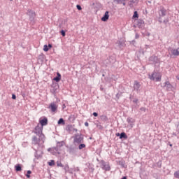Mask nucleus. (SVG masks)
Segmentation results:
<instances>
[{"label":"nucleus","mask_w":179,"mask_h":179,"mask_svg":"<svg viewBox=\"0 0 179 179\" xmlns=\"http://www.w3.org/2000/svg\"><path fill=\"white\" fill-rule=\"evenodd\" d=\"M43 127H40L39 124H38L35 129L34 133L36 134L38 137H40L41 140L42 141V143H44L45 140V136L43 134Z\"/></svg>","instance_id":"1"},{"label":"nucleus","mask_w":179,"mask_h":179,"mask_svg":"<svg viewBox=\"0 0 179 179\" xmlns=\"http://www.w3.org/2000/svg\"><path fill=\"white\" fill-rule=\"evenodd\" d=\"M26 15H28L30 22L33 24H35V18L36 17V13L32 10L28 9Z\"/></svg>","instance_id":"2"},{"label":"nucleus","mask_w":179,"mask_h":179,"mask_svg":"<svg viewBox=\"0 0 179 179\" xmlns=\"http://www.w3.org/2000/svg\"><path fill=\"white\" fill-rule=\"evenodd\" d=\"M85 142L84 141V135L82 134H75L73 137V143L77 144L83 143Z\"/></svg>","instance_id":"3"},{"label":"nucleus","mask_w":179,"mask_h":179,"mask_svg":"<svg viewBox=\"0 0 179 179\" xmlns=\"http://www.w3.org/2000/svg\"><path fill=\"white\" fill-rule=\"evenodd\" d=\"M41 141L43 142L41 137L38 138L36 136H32L31 143L33 145H37L38 146V150H39V148L42 146V145L40 143Z\"/></svg>","instance_id":"4"},{"label":"nucleus","mask_w":179,"mask_h":179,"mask_svg":"<svg viewBox=\"0 0 179 179\" xmlns=\"http://www.w3.org/2000/svg\"><path fill=\"white\" fill-rule=\"evenodd\" d=\"M85 165L87 167L84 169V171L89 172L90 173H93L94 172L95 169L92 164L87 163Z\"/></svg>","instance_id":"5"},{"label":"nucleus","mask_w":179,"mask_h":179,"mask_svg":"<svg viewBox=\"0 0 179 179\" xmlns=\"http://www.w3.org/2000/svg\"><path fill=\"white\" fill-rule=\"evenodd\" d=\"M101 168L103 170H105L106 171H110L111 168H110V166L109 165V164L108 162H106L105 161L101 160Z\"/></svg>","instance_id":"6"},{"label":"nucleus","mask_w":179,"mask_h":179,"mask_svg":"<svg viewBox=\"0 0 179 179\" xmlns=\"http://www.w3.org/2000/svg\"><path fill=\"white\" fill-rule=\"evenodd\" d=\"M64 141H61V142H57V145L56 147H54V149L55 150V152H57V154H60V151H61V148L62 146H64Z\"/></svg>","instance_id":"7"},{"label":"nucleus","mask_w":179,"mask_h":179,"mask_svg":"<svg viewBox=\"0 0 179 179\" xmlns=\"http://www.w3.org/2000/svg\"><path fill=\"white\" fill-rule=\"evenodd\" d=\"M141 83L136 80L134 81V91H136L137 93H139L141 92Z\"/></svg>","instance_id":"8"},{"label":"nucleus","mask_w":179,"mask_h":179,"mask_svg":"<svg viewBox=\"0 0 179 179\" xmlns=\"http://www.w3.org/2000/svg\"><path fill=\"white\" fill-rule=\"evenodd\" d=\"M39 123L41 124V127H43V126L48 124V119L46 117H44L43 119L39 120Z\"/></svg>","instance_id":"9"},{"label":"nucleus","mask_w":179,"mask_h":179,"mask_svg":"<svg viewBox=\"0 0 179 179\" xmlns=\"http://www.w3.org/2000/svg\"><path fill=\"white\" fill-rule=\"evenodd\" d=\"M123 2H125L126 1L129 0H122ZM139 2V0H129L128 5L129 6L130 8L134 7V4H138Z\"/></svg>","instance_id":"10"},{"label":"nucleus","mask_w":179,"mask_h":179,"mask_svg":"<svg viewBox=\"0 0 179 179\" xmlns=\"http://www.w3.org/2000/svg\"><path fill=\"white\" fill-rule=\"evenodd\" d=\"M164 87H166V90L168 91L173 90V85L169 81L164 83Z\"/></svg>","instance_id":"11"},{"label":"nucleus","mask_w":179,"mask_h":179,"mask_svg":"<svg viewBox=\"0 0 179 179\" xmlns=\"http://www.w3.org/2000/svg\"><path fill=\"white\" fill-rule=\"evenodd\" d=\"M137 27L140 29H143L145 27V22L143 20H137Z\"/></svg>","instance_id":"12"},{"label":"nucleus","mask_w":179,"mask_h":179,"mask_svg":"<svg viewBox=\"0 0 179 179\" xmlns=\"http://www.w3.org/2000/svg\"><path fill=\"white\" fill-rule=\"evenodd\" d=\"M109 12L106 11L103 16L101 17V21L102 22H107L109 20L110 15H109Z\"/></svg>","instance_id":"13"},{"label":"nucleus","mask_w":179,"mask_h":179,"mask_svg":"<svg viewBox=\"0 0 179 179\" xmlns=\"http://www.w3.org/2000/svg\"><path fill=\"white\" fill-rule=\"evenodd\" d=\"M106 61L108 62V64H114L116 62V57L115 56H110Z\"/></svg>","instance_id":"14"},{"label":"nucleus","mask_w":179,"mask_h":179,"mask_svg":"<svg viewBox=\"0 0 179 179\" xmlns=\"http://www.w3.org/2000/svg\"><path fill=\"white\" fill-rule=\"evenodd\" d=\"M170 52L171 53V57H173V56H178L179 55V51L178 50H176V49H170Z\"/></svg>","instance_id":"15"},{"label":"nucleus","mask_w":179,"mask_h":179,"mask_svg":"<svg viewBox=\"0 0 179 179\" xmlns=\"http://www.w3.org/2000/svg\"><path fill=\"white\" fill-rule=\"evenodd\" d=\"M48 108H50L52 112H55L58 108L57 106L55 103H51Z\"/></svg>","instance_id":"16"},{"label":"nucleus","mask_w":179,"mask_h":179,"mask_svg":"<svg viewBox=\"0 0 179 179\" xmlns=\"http://www.w3.org/2000/svg\"><path fill=\"white\" fill-rule=\"evenodd\" d=\"M149 61L152 64H157L158 62V57L156 56H151L149 58Z\"/></svg>","instance_id":"17"},{"label":"nucleus","mask_w":179,"mask_h":179,"mask_svg":"<svg viewBox=\"0 0 179 179\" xmlns=\"http://www.w3.org/2000/svg\"><path fill=\"white\" fill-rule=\"evenodd\" d=\"M45 59V55L43 54H41L38 56V62L42 64Z\"/></svg>","instance_id":"18"},{"label":"nucleus","mask_w":179,"mask_h":179,"mask_svg":"<svg viewBox=\"0 0 179 179\" xmlns=\"http://www.w3.org/2000/svg\"><path fill=\"white\" fill-rule=\"evenodd\" d=\"M155 76H157V73H154L152 74L151 77H150V80H156V81H161L162 78L159 77H157L155 78Z\"/></svg>","instance_id":"19"},{"label":"nucleus","mask_w":179,"mask_h":179,"mask_svg":"<svg viewBox=\"0 0 179 179\" xmlns=\"http://www.w3.org/2000/svg\"><path fill=\"white\" fill-rule=\"evenodd\" d=\"M62 80V75L60 73H57V76L53 78V80H55L56 83H59Z\"/></svg>","instance_id":"20"},{"label":"nucleus","mask_w":179,"mask_h":179,"mask_svg":"<svg viewBox=\"0 0 179 179\" xmlns=\"http://www.w3.org/2000/svg\"><path fill=\"white\" fill-rule=\"evenodd\" d=\"M166 12H167V10L164 8H162L160 10L159 17L166 16Z\"/></svg>","instance_id":"21"},{"label":"nucleus","mask_w":179,"mask_h":179,"mask_svg":"<svg viewBox=\"0 0 179 179\" xmlns=\"http://www.w3.org/2000/svg\"><path fill=\"white\" fill-rule=\"evenodd\" d=\"M115 44L117 45V46L119 47L120 49H123V48L124 47V43L121 41H117Z\"/></svg>","instance_id":"22"},{"label":"nucleus","mask_w":179,"mask_h":179,"mask_svg":"<svg viewBox=\"0 0 179 179\" xmlns=\"http://www.w3.org/2000/svg\"><path fill=\"white\" fill-rule=\"evenodd\" d=\"M120 139H128V136L125 132L120 133Z\"/></svg>","instance_id":"23"},{"label":"nucleus","mask_w":179,"mask_h":179,"mask_svg":"<svg viewBox=\"0 0 179 179\" xmlns=\"http://www.w3.org/2000/svg\"><path fill=\"white\" fill-rule=\"evenodd\" d=\"M69 152L70 154L74 155L76 152V149L74 147H69Z\"/></svg>","instance_id":"24"},{"label":"nucleus","mask_w":179,"mask_h":179,"mask_svg":"<svg viewBox=\"0 0 179 179\" xmlns=\"http://www.w3.org/2000/svg\"><path fill=\"white\" fill-rule=\"evenodd\" d=\"M127 122L130 124L132 125L136 122V120L131 117H128L127 119Z\"/></svg>","instance_id":"25"},{"label":"nucleus","mask_w":179,"mask_h":179,"mask_svg":"<svg viewBox=\"0 0 179 179\" xmlns=\"http://www.w3.org/2000/svg\"><path fill=\"white\" fill-rule=\"evenodd\" d=\"M48 151L51 152L53 155H55L56 154H57V152H56V150H55V147L52 148H49L48 149Z\"/></svg>","instance_id":"26"},{"label":"nucleus","mask_w":179,"mask_h":179,"mask_svg":"<svg viewBox=\"0 0 179 179\" xmlns=\"http://www.w3.org/2000/svg\"><path fill=\"white\" fill-rule=\"evenodd\" d=\"M113 1L117 4H122L124 6H126L125 1H122V0H113Z\"/></svg>","instance_id":"27"},{"label":"nucleus","mask_w":179,"mask_h":179,"mask_svg":"<svg viewBox=\"0 0 179 179\" xmlns=\"http://www.w3.org/2000/svg\"><path fill=\"white\" fill-rule=\"evenodd\" d=\"M15 170L18 172V171H21L22 169V166H21V164H18L17 165L15 166Z\"/></svg>","instance_id":"28"},{"label":"nucleus","mask_w":179,"mask_h":179,"mask_svg":"<svg viewBox=\"0 0 179 179\" xmlns=\"http://www.w3.org/2000/svg\"><path fill=\"white\" fill-rule=\"evenodd\" d=\"M100 119L104 122L108 121V117L106 115H101Z\"/></svg>","instance_id":"29"},{"label":"nucleus","mask_w":179,"mask_h":179,"mask_svg":"<svg viewBox=\"0 0 179 179\" xmlns=\"http://www.w3.org/2000/svg\"><path fill=\"white\" fill-rule=\"evenodd\" d=\"M118 164L122 167V168H127V166H126V163H125V162L124 161H120L119 162H118Z\"/></svg>","instance_id":"30"},{"label":"nucleus","mask_w":179,"mask_h":179,"mask_svg":"<svg viewBox=\"0 0 179 179\" xmlns=\"http://www.w3.org/2000/svg\"><path fill=\"white\" fill-rule=\"evenodd\" d=\"M66 131H68L69 132H71L73 130V127L72 125H67L66 128Z\"/></svg>","instance_id":"31"},{"label":"nucleus","mask_w":179,"mask_h":179,"mask_svg":"<svg viewBox=\"0 0 179 179\" xmlns=\"http://www.w3.org/2000/svg\"><path fill=\"white\" fill-rule=\"evenodd\" d=\"M57 124H58L59 125H60V124L64 125V124H66V122H65V120H64L63 118H60V119L58 120Z\"/></svg>","instance_id":"32"},{"label":"nucleus","mask_w":179,"mask_h":179,"mask_svg":"<svg viewBox=\"0 0 179 179\" xmlns=\"http://www.w3.org/2000/svg\"><path fill=\"white\" fill-rule=\"evenodd\" d=\"M92 5L93 6L96 5L95 8H99V9L102 8V5L100 3H93Z\"/></svg>","instance_id":"33"},{"label":"nucleus","mask_w":179,"mask_h":179,"mask_svg":"<svg viewBox=\"0 0 179 179\" xmlns=\"http://www.w3.org/2000/svg\"><path fill=\"white\" fill-rule=\"evenodd\" d=\"M86 148V145L84 144V143H80V145H78V149L79 150H82L83 148Z\"/></svg>","instance_id":"34"},{"label":"nucleus","mask_w":179,"mask_h":179,"mask_svg":"<svg viewBox=\"0 0 179 179\" xmlns=\"http://www.w3.org/2000/svg\"><path fill=\"white\" fill-rule=\"evenodd\" d=\"M139 17V15L138 11H135L133 15V19H138Z\"/></svg>","instance_id":"35"},{"label":"nucleus","mask_w":179,"mask_h":179,"mask_svg":"<svg viewBox=\"0 0 179 179\" xmlns=\"http://www.w3.org/2000/svg\"><path fill=\"white\" fill-rule=\"evenodd\" d=\"M35 150L34 157L36 159H39L41 157L40 155H38V150L34 149Z\"/></svg>","instance_id":"36"},{"label":"nucleus","mask_w":179,"mask_h":179,"mask_svg":"<svg viewBox=\"0 0 179 179\" xmlns=\"http://www.w3.org/2000/svg\"><path fill=\"white\" fill-rule=\"evenodd\" d=\"M31 171L29 170L27 171V174L25 175L27 178H31Z\"/></svg>","instance_id":"37"},{"label":"nucleus","mask_w":179,"mask_h":179,"mask_svg":"<svg viewBox=\"0 0 179 179\" xmlns=\"http://www.w3.org/2000/svg\"><path fill=\"white\" fill-rule=\"evenodd\" d=\"M174 177L179 179V171H176L174 172Z\"/></svg>","instance_id":"38"},{"label":"nucleus","mask_w":179,"mask_h":179,"mask_svg":"<svg viewBox=\"0 0 179 179\" xmlns=\"http://www.w3.org/2000/svg\"><path fill=\"white\" fill-rule=\"evenodd\" d=\"M48 165H49L50 166H52L55 165V160H50V162H48Z\"/></svg>","instance_id":"39"},{"label":"nucleus","mask_w":179,"mask_h":179,"mask_svg":"<svg viewBox=\"0 0 179 179\" xmlns=\"http://www.w3.org/2000/svg\"><path fill=\"white\" fill-rule=\"evenodd\" d=\"M64 169L66 173L70 169L69 164H66L65 166L64 167Z\"/></svg>","instance_id":"40"},{"label":"nucleus","mask_w":179,"mask_h":179,"mask_svg":"<svg viewBox=\"0 0 179 179\" xmlns=\"http://www.w3.org/2000/svg\"><path fill=\"white\" fill-rule=\"evenodd\" d=\"M43 50V51H45V52L49 51V48H48V45H44Z\"/></svg>","instance_id":"41"},{"label":"nucleus","mask_w":179,"mask_h":179,"mask_svg":"<svg viewBox=\"0 0 179 179\" xmlns=\"http://www.w3.org/2000/svg\"><path fill=\"white\" fill-rule=\"evenodd\" d=\"M157 166H158L159 168H162V161H159L158 162H157Z\"/></svg>","instance_id":"42"},{"label":"nucleus","mask_w":179,"mask_h":179,"mask_svg":"<svg viewBox=\"0 0 179 179\" xmlns=\"http://www.w3.org/2000/svg\"><path fill=\"white\" fill-rule=\"evenodd\" d=\"M57 166H60V167H62V168L64 167V166L59 161L57 162Z\"/></svg>","instance_id":"43"},{"label":"nucleus","mask_w":179,"mask_h":179,"mask_svg":"<svg viewBox=\"0 0 179 179\" xmlns=\"http://www.w3.org/2000/svg\"><path fill=\"white\" fill-rule=\"evenodd\" d=\"M60 34L63 37L66 36V31L64 30H61Z\"/></svg>","instance_id":"44"},{"label":"nucleus","mask_w":179,"mask_h":179,"mask_svg":"<svg viewBox=\"0 0 179 179\" xmlns=\"http://www.w3.org/2000/svg\"><path fill=\"white\" fill-rule=\"evenodd\" d=\"M96 127L99 128V129H103V126H101L100 124H97Z\"/></svg>","instance_id":"45"},{"label":"nucleus","mask_w":179,"mask_h":179,"mask_svg":"<svg viewBox=\"0 0 179 179\" xmlns=\"http://www.w3.org/2000/svg\"><path fill=\"white\" fill-rule=\"evenodd\" d=\"M76 8H77L78 10H83V8H82V7H81L80 5H77V6H76Z\"/></svg>","instance_id":"46"},{"label":"nucleus","mask_w":179,"mask_h":179,"mask_svg":"<svg viewBox=\"0 0 179 179\" xmlns=\"http://www.w3.org/2000/svg\"><path fill=\"white\" fill-rule=\"evenodd\" d=\"M121 96H122V94L117 93V94H116V98H117V99H120V98L121 97Z\"/></svg>","instance_id":"47"},{"label":"nucleus","mask_w":179,"mask_h":179,"mask_svg":"<svg viewBox=\"0 0 179 179\" xmlns=\"http://www.w3.org/2000/svg\"><path fill=\"white\" fill-rule=\"evenodd\" d=\"M104 64H106V66L111 64H109V62H108L107 59L106 61H104Z\"/></svg>","instance_id":"48"},{"label":"nucleus","mask_w":179,"mask_h":179,"mask_svg":"<svg viewBox=\"0 0 179 179\" xmlns=\"http://www.w3.org/2000/svg\"><path fill=\"white\" fill-rule=\"evenodd\" d=\"M80 168L79 167H75L74 168V171H80Z\"/></svg>","instance_id":"49"},{"label":"nucleus","mask_w":179,"mask_h":179,"mask_svg":"<svg viewBox=\"0 0 179 179\" xmlns=\"http://www.w3.org/2000/svg\"><path fill=\"white\" fill-rule=\"evenodd\" d=\"M140 110H141V111H143V112H145V111H146V108H145V107L141 108Z\"/></svg>","instance_id":"50"},{"label":"nucleus","mask_w":179,"mask_h":179,"mask_svg":"<svg viewBox=\"0 0 179 179\" xmlns=\"http://www.w3.org/2000/svg\"><path fill=\"white\" fill-rule=\"evenodd\" d=\"M67 173H71V174H73V169H70L67 171Z\"/></svg>","instance_id":"51"},{"label":"nucleus","mask_w":179,"mask_h":179,"mask_svg":"<svg viewBox=\"0 0 179 179\" xmlns=\"http://www.w3.org/2000/svg\"><path fill=\"white\" fill-rule=\"evenodd\" d=\"M92 115H93L94 117H98V116H99V114H98L96 112L93 113Z\"/></svg>","instance_id":"52"},{"label":"nucleus","mask_w":179,"mask_h":179,"mask_svg":"<svg viewBox=\"0 0 179 179\" xmlns=\"http://www.w3.org/2000/svg\"><path fill=\"white\" fill-rule=\"evenodd\" d=\"M169 22V19H166L165 20L163 21V22L166 24Z\"/></svg>","instance_id":"53"},{"label":"nucleus","mask_w":179,"mask_h":179,"mask_svg":"<svg viewBox=\"0 0 179 179\" xmlns=\"http://www.w3.org/2000/svg\"><path fill=\"white\" fill-rule=\"evenodd\" d=\"M140 38V35L138 34H136V35H135V38L136 39H138V38Z\"/></svg>","instance_id":"54"},{"label":"nucleus","mask_w":179,"mask_h":179,"mask_svg":"<svg viewBox=\"0 0 179 179\" xmlns=\"http://www.w3.org/2000/svg\"><path fill=\"white\" fill-rule=\"evenodd\" d=\"M17 96L15 94H12V99H16Z\"/></svg>","instance_id":"55"},{"label":"nucleus","mask_w":179,"mask_h":179,"mask_svg":"<svg viewBox=\"0 0 179 179\" xmlns=\"http://www.w3.org/2000/svg\"><path fill=\"white\" fill-rule=\"evenodd\" d=\"M133 102L135 103H138V99H136L133 100Z\"/></svg>","instance_id":"56"},{"label":"nucleus","mask_w":179,"mask_h":179,"mask_svg":"<svg viewBox=\"0 0 179 179\" xmlns=\"http://www.w3.org/2000/svg\"><path fill=\"white\" fill-rule=\"evenodd\" d=\"M115 135H116V136H119V138H120V136H121L120 133H117Z\"/></svg>","instance_id":"57"},{"label":"nucleus","mask_w":179,"mask_h":179,"mask_svg":"<svg viewBox=\"0 0 179 179\" xmlns=\"http://www.w3.org/2000/svg\"><path fill=\"white\" fill-rule=\"evenodd\" d=\"M48 48L50 50V49H51L52 48V45L48 44Z\"/></svg>","instance_id":"58"},{"label":"nucleus","mask_w":179,"mask_h":179,"mask_svg":"<svg viewBox=\"0 0 179 179\" xmlns=\"http://www.w3.org/2000/svg\"><path fill=\"white\" fill-rule=\"evenodd\" d=\"M133 98H134V96H133L132 94H130V96H129V99H130V100H132Z\"/></svg>","instance_id":"59"},{"label":"nucleus","mask_w":179,"mask_h":179,"mask_svg":"<svg viewBox=\"0 0 179 179\" xmlns=\"http://www.w3.org/2000/svg\"><path fill=\"white\" fill-rule=\"evenodd\" d=\"M159 23H162V22H163L162 20V17H159Z\"/></svg>","instance_id":"60"},{"label":"nucleus","mask_w":179,"mask_h":179,"mask_svg":"<svg viewBox=\"0 0 179 179\" xmlns=\"http://www.w3.org/2000/svg\"><path fill=\"white\" fill-rule=\"evenodd\" d=\"M85 126L89 127V123L87 122H85Z\"/></svg>","instance_id":"61"},{"label":"nucleus","mask_w":179,"mask_h":179,"mask_svg":"<svg viewBox=\"0 0 179 179\" xmlns=\"http://www.w3.org/2000/svg\"><path fill=\"white\" fill-rule=\"evenodd\" d=\"M52 91L53 93H55V92H56V89L53 88V89L52 90Z\"/></svg>","instance_id":"62"},{"label":"nucleus","mask_w":179,"mask_h":179,"mask_svg":"<svg viewBox=\"0 0 179 179\" xmlns=\"http://www.w3.org/2000/svg\"><path fill=\"white\" fill-rule=\"evenodd\" d=\"M177 128H178V134H179V124L177 125Z\"/></svg>","instance_id":"63"},{"label":"nucleus","mask_w":179,"mask_h":179,"mask_svg":"<svg viewBox=\"0 0 179 179\" xmlns=\"http://www.w3.org/2000/svg\"><path fill=\"white\" fill-rule=\"evenodd\" d=\"M121 179H127V176H123Z\"/></svg>","instance_id":"64"}]
</instances>
